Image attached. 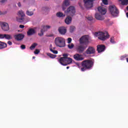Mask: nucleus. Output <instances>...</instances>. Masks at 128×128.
<instances>
[{
	"label": "nucleus",
	"mask_w": 128,
	"mask_h": 128,
	"mask_svg": "<svg viewBox=\"0 0 128 128\" xmlns=\"http://www.w3.org/2000/svg\"><path fill=\"white\" fill-rule=\"evenodd\" d=\"M80 45L76 48V50L79 54H82L85 48H86L88 44V35H84L80 39Z\"/></svg>",
	"instance_id": "obj_1"
},
{
	"label": "nucleus",
	"mask_w": 128,
	"mask_h": 128,
	"mask_svg": "<svg viewBox=\"0 0 128 128\" xmlns=\"http://www.w3.org/2000/svg\"><path fill=\"white\" fill-rule=\"evenodd\" d=\"M94 61L90 60H84L82 62L81 70L82 72H85L86 70H90L92 66H94Z\"/></svg>",
	"instance_id": "obj_2"
},
{
	"label": "nucleus",
	"mask_w": 128,
	"mask_h": 128,
	"mask_svg": "<svg viewBox=\"0 0 128 128\" xmlns=\"http://www.w3.org/2000/svg\"><path fill=\"white\" fill-rule=\"evenodd\" d=\"M96 36H98V40H108L110 38V34H108V32H95L94 34Z\"/></svg>",
	"instance_id": "obj_3"
},
{
	"label": "nucleus",
	"mask_w": 128,
	"mask_h": 128,
	"mask_svg": "<svg viewBox=\"0 0 128 128\" xmlns=\"http://www.w3.org/2000/svg\"><path fill=\"white\" fill-rule=\"evenodd\" d=\"M55 44L58 48H64L66 46V40L61 37H57L54 40Z\"/></svg>",
	"instance_id": "obj_4"
},
{
	"label": "nucleus",
	"mask_w": 128,
	"mask_h": 128,
	"mask_svg": "<svg viewBox=\"0 0 128 128\" xmlns=\"http://www.w3.org/2000/svg\"><path fill=\"white\" fill-rule=\"evenodd\" d=\"M58 62L62 66H66L72 64V59L70 58H60L58 60Z\"/></svg>",
	"instance_id": "obj_5"
},
{
	"label": "nucleus",
	"mask_w": 128,
	"mask_h": 128,
	"mask_svg": "<svg viewBox=\"0 0 128 128\" xmlns=\"http://www.w3.org/2000/svg\"><path fill=\"white\" fill-rule=\"evenodd\" d=\"M109 10L111 14L113 16H118V14H120V11L116 8V7L114 5L111 6L109 7Z\"/></svg>",
	"instance_id": "obj_6"
},
{
	"label": "nucleus",
	"mask_w": 128,
	"mask_h": 128,
	"mask_svg": "<svg viewBox=\"0 0 128 128\" xmlns=\"http://www.w3.org/2000/svg\"><path fill=\"white\" fill-rule=\"evenodd\" d=\"M18 17H16V20L18 22H22L24 21V16H26V14L24 12H22V10H20L18 12Z\"/></svg>",
	"instance_id": "obj_7"
},
{
	"label": "nucleus",
	"mask_w": 128,
	"mask_h": 128,
	"mask_svg": "<svg viewBox=\"0 0 128 128\" xmlns=\"http://www.w3.org/2000/svg\"><path fill=\"white\" fill-rule=\"evenodd\" d=\"M84 6L86 8H92L94 6V0H84Z\"/></svg>",
	"instance_id": "obj_8"
},
{
	"label": "nucleus",
	"mask_w": 128,
	"mask_h": 128,
	"mask_svg": "<svg viewBox=\"0 0 128 128\" xmlns=\"http://www.w3.org/2000/svg\"><path fill=\"white\" fill-rule=\"evenodd\" d=\"M65 14L70 16H74L76 14V8L72 6H70L67 10L65 11Z\"/></svg>",
	"instance_id": "obj_9"
},
{
	"label": "nucleus",
	"mask_w": 128,
	"mask_h": 128,
	"mask_svg": "<svg viewBox=\"0 0 128 128\" xmlns=\"http://www.w3.org/2000/svg\"><path fill=\"white\" fill-rule=\"evenodd\" d=\"M0 26L1 28H2V30L4 32H8V30H10V26L6 22H0Z\"/></svg>",
	"instance_id": "obj_10"
},
{
	"label": "nucleus",
	"mask_w": 128,
	"mask_h": 128,
	"mask_svg": "<svg viewBox=\"0 0 128 128\" xmlns=\"http://www.w3.org/2000/svg\"><path fill=\"white\" fill-rule=\"evenodd\" d=\"M86 54H96V49L92 46H90L86 51Z\"/></svg>",
	"instance_id": "obj_11"
},
{
	"label": "nucleus",
	"mask_w": 128,
	"mask_h": 128,
	"mask_svg": "<svg viewBox=\"0 0 128 128\" xmlns=\"http://www.w3.org/2000/svg\"><path fill=\"white\" fill-rule=\"evenodd\" d=\"M42 28L41 29L40 33H38V35H39L40 36H44V32H46L48 30H50V26H42Z\"/></svg>",
	"instance_id": "obj_12"
},
{
	"label": "nucleus",
	"mask_w": 128,
	"mask_h": 128,
	"mask_svg": "<svg viewBox=\"0 0 128 128\" xmlns=\"http://www.w3.org/2000/svg\"><path fill=\"white\" fill-rule=\"evenodd\" d=\"M105 50L106 46L104 44H99L97 46V51L99 54L102 52H104Z\"/></svg>",
	"instance_id": "obj_13"
},
{
	"label": "nucleus",
	"mask_w": 128,
	"mask_h": 128,
	"mask_svg": "<svg viewBox=\"0 0 128 128\" xmlns=\"http://www.w3.org/2000/svg\"><path fill=\"white\" fill-rule=\"evenodd\" d=\"M0 38H6V40H12V37L8 34H0Z\"/></svg>",
	"instance_id": "obj_14"
},
{
	"label": "nucleus",
	"mask_w": 128,
	"mask_h": 128,
	"mask_svg": "<svg viewBox=\"0 0 128 128\" xmlns=\"http://www.w3.org/2000/svg\"><path fill=\"white\" fill-rule=\"evenodd\" d=\"M73 58L75 60H84V58L78 54H76L74 55Z\"/></svg>",
	"instance_id": "obj_15"
},
{
	"label": "nucleus",
	"mask_w": 128,
	"mask_h": 128,
	"mask_svg": "<svg viewBox=\"0 0 128 128\" xmlns=\"http://www.w3.org/2000/svg\"><path fill=\"white\" fill-rule=\"evenodd\" d=\"M68 6H70V0H64L62 5V8L63 10H66V7Z\"/></svg>",
	"instance_id": "obj_16"
},
{
	"label": "nucleus",
	"mask_w": 128,
	"mask_h": 128,
	"mask_svg": "<svg viewBox=\"0 0 128 128\" xmlns=\"http://www.w3.org/2000/svg\"><path fill=\"white\" fill-rule=\"evenodd\" d=\"M98 10L101 14L104 15L106 14V9L100 6L98 8Z\"/></svg>",
	"instance_id": "obj_17"
},
{
	"label": "nucleus",
	"mask_w": 128,
	"mask_h": 128,
	"mask_svg": "<svg viewBox=\"0 0 128 128\" xmlns=\"http://www.w3.org/2000/svg\"><path fill=\"white\" fill-rule=\"evenodd\" d=\"M58 30L60 34H65L66 32V28L64 26L60 27L58 28Z\"/></svg>",
	"instance_id": "obj_18"
},
{
	"label": "nucleus",
	"mask_w": 128,
	"mask_h": 128,
	"mask_svg": "<svg viewBox=\"0 0 128 128\" xmlns=\"http://www.w3.org/2000/svg\"><path fill=\"white\" fill-rule=\"evenodd\" d=\"M24 38V36L22 34H18L14 36V38L16 40H22Z\"/></svg>",
	"instance_id": "obj_19"
},
{
	"label": "nucleus",
	"mask_w": 128,
	"mask_h": 128,
	"mask_svg": "<svg viewBox=\"0 0 128 128\" xmlns=\"http://www.w3.org/2000/svg\"><path fill=\"white\" fill-rule=\"evenodd\" d=\"M95 18L96 20H104V17L99 13H96L95 14Z\"/></svg>",
	"instance_id": "obj_20"
},
{
	"label": "nucleus",
	"mask_w": 128,
	"mask_h": 128,
	"mask_svg": "<svg viewBox=\"0 0 128 128\" xmlns=\"http://www.w3.org/2000/svg\"><path fill=\"white\" fill-rule=\"evenodd\" d=\"M34 34H36V30L32 28L29 29L27 32L28 36H32Z\"/></svg>",
	"instance_id": "obj_21"
},
{
	"label": "nucleus",
	"mask_w": 128,
	"mask_h": 128,
	"mask_svg": "<svg viewBox=\"0 0 128 128\" xmlns=\"http://www.w3.org/2000/svg\"><path fill=\"white\" fill-rule=\"evenodd\" d=\"M8 46L6 43L0 41V50L6 48Z\"/></svg>",
	"instance_id": "obj_22"
},
{
	"label": "nucleus",
	"mask_w": 128,
	"mask_h": 128,
	"mask_svg": "<svg viewBox=\"0 0 128 128\" xmlns=\"http://www.w3.org/2000/svg\"><path fill=\"white\" fill-rule=\"evenodd\" d=\"M72 17L68 16L66 19H65V22L66 24H70L72 22Z\"/></svg>",
	"instance_id": "obj_23"
},
{
	"label": "nucleus",
	"mask_w": 128,
	"mask_h": 128,
	"mask_svg": "<svg viewBox=\"0 0 128 128\" xmlns=\"http://www.w3.org/2000/svg\"><path fill=\"white\" fill-rule=\"evenodd\" d=\"M56 16H58V18H64V16H66V15H64V14H63V13L62 12H57L56 14Z\"/></svg>",
	"instance_id": "obj_24"
},
{
	"label": "nucleus",
	"mask_w": 128,
	"mask_h": 128,
	"mask_svg": "<svg viewBox=\"0 0 128 128\" xmlns=\"http://www.w3.org/2000/svg\"><path fill=\"white\" fill-rule=\"evenodd\" d=\"M118 1L121 2L122 6H127L128 4V0H118Z\"/></svg>",
	"instance_id": "obj_25"
},
{
	"label": "nucleus",
	"mask_w": 128,
	"mask_h": 128,
	"mask_svg": "<svg viewBox=\"0 0 128 128\" xmlns=\"http://www.w3.org/2000/svg\"><path fill=\"white\" fill-rule=\"evenodd\" d=\"M52 45L50 44V52H52L53 54H58V50H52Z\"/></svg>",
	"instance_id": "obj_26"
},
{
	"label": "nucleus",
	"mask_w": 128,
	"mask_h": 128,
	"mask_svg": "<svg viewBox=\"0 0 128 128\" xmlns=\"http://www.w3.org/2000/svg\"><path fill=\"white\" fill-rule=\"evenodd\" d=\"M26 14L28 16H32L34 15V12L32 11H30V10H28L26 12Z\"/></svg>",
	"instance_id": "obj_27"
},
{
	"label": "nucleus",
	"mask_w": 128,
	"mask_h": 128,
	"mask_svg": "<svg viewBox=\"0 0 128 128\" xmlns=\"http://www.w3.org/2000/svg\"><path fill=\"white\" fill-rule=\"evenodd\" d=\"M38 46V44L36 43H34L33 44H32V46H30V50H34V48H36V46Z\"/></svg>",
	"instance_id": "obj_28"
},
{
	"label": "nucleus",
	"mask_w": 128,
	"mask_h": 128,
	"mask_svg": "<svg viewBox=\"0 0 128 128\" xmlns=\"http://www.w3.org/2000/svg\"><path fill=\"white\" fill-rule=\"evenodd\" d=\"M48 56L50 58H56V55H54L52 54H48Z\"/></svg>",
	"instance_id": "obj_29"
},
{
	"label": "nucleus",
	"mask_w": 128,
	"mask_h": 128,
	"mask_svg": "<svg viewBox=\"0 0 128 128\" xmlns=\"http://www.w3.org/2000/svg\"><path fill=\"white\" fill-rule=\"evenodd\" d=\"M110 42L111 44H116V42L114 41V37L112 36L110 38Z\"/></svg>",
	"instance_id": "obj_30"
},
{
	"label": "nucleus",
	"mask_w": 128,
	"mask_h": 128,
	"mask_svg": "<svg viewBox=\"0 0 128 128\" xmlns=\"http://www.w3.org/2000/svg\"><path fill=\"white\" fill-rule=\"evenodd\" d=\"M68 48H70V50H72V48H74V44H69L68 46Z\"/></svg>",
	"instance_id": "obj_31"
},
{
	"label": "nucleus",
	"mask_w": 128,
	"mask_h": 128,
	"mask_svg": "<svg viewBox=\"0 0 128 128\" xmlns=\"http://www.w3.org/2000/svg\"><path fill=\"white\" fill-rule=\"evenodd\" d=\"M62 56L64 57H62L60 58H68V54H63Z\"/></svg>",
	"instance_id": "obj_32"
},
{
	"label": "nucleus",
	"mask_w": 128,
	"mask_h": 128,
	"mask_svg": "<svg viewBox=\"0 0 128 128\" xmlns=\"http://www.w3.org/2000/svg\"><path fill=\"white\" fill-rule=\"evenodd\" d=\"M74 26H71L70 28V32H73L74 30Z\"/></svg>",
	"instance_id": "obj_33"
},
{
	"label": "nucleus",
	"mask_w": 128,
	"mask_h": 128,
	"mask_svg": "<svg viewBox=\"0 0 128 128\" xmlns=\"http://www.w3.org/2000/svg\"><path fill=\"white\" fill-rule=\"evenodd\" d=\"M127 56H128L127 54H125V55L121 56H120L121 60H124V58H127Z\"/></svg>",
	"instance_id": "obj_34"
},
{
	"label": "nucleus",
	"mask_w": 128,
	"mask_h": 128,
	"mask_svg": "<svg viewBox=\"0 0 128 128\" xmlns=\"http://www.w3.org/2000/svg\"><path fill=\"white\" fill-rule=\"evenodd\" d=\"M102 2L106 6L108 4V0H102Z\"/></svg>",
	"instance_id": "obj_35"
},
{
	"label": "nucleus",
	"mask_w": 128,
	"mask_h": 128,
	"mask_svg": "<svg viewBox=\"0 0 128 128\" xmlns=\"http://www.w3.org/2000/svg\"><path fill=\"white\" fill-rule=\"evenodd\" d=\"M34 54H40V50L38 49H36L34 52Z\"/></svg>",
	"instance_id": "obj_36"
},
{
	"label": "nucleus",
	"mask_w": 128,
	"mask_h": 128,
	"mask_svg": "<svg viewBox=\"0 0 128 128\" xmlns=\"http://www.w3.org/2000/svg\"><path fill=\"white\" fill-rule=\"evenodd\" d=\"M72 38H68V44H70V42H72Z\"/></svg>",
	"instance_id": "obj_37"
},
{
	"label": "nucleus",
	"mask_w": 128,
	"mask_h": 128,
	"mask_svg": "<svg viewBox=\"0 0 128 128\" xmlns=\"http://www.w3.org/2000/svg\"><path fill=\"white\" fill-rule=\"evenodd\" d=\"M20 48H21L22 50H25V48H26V45L22 44V45H21Z\"/></svg>",
	"instance_id": "obj_38"
},
{
	"label": "nucleus",
	"mask_w": 128,
	"mask_h": 128,
	"mask_svg": "<svg viewBox=\"0 0 128 128\" xmlns=\"http://www.w3.org/2000/svg\"><path fill=\"white\" fill-rule=\"evenodd\" d=\"M8 0H0V2L1 4H4Z\"/></svg>",
	"instance_id": "obj_39"
},
{
	"label": "nucleus",
	"mask_w": 128,
	"mask_h": 128,
	"mask_svg": "<svg viewBox=\"0 0 128 128\" xmlns=\"http://www.w3.org/2000/svg\"><path fill=\"white\" fill-rule=\"evenodd\" d=\"M88 20H92V16H88Z\"/></svg>",
	"instance_id": "obj_40"
},
{
	"label": "nucleus",
	"mask_w": 128,
	"mask_h": 128,
	"mask_svg": "<svg viewBox=\"0 0 128 128\" xmlns=\"http://www.w3.org/2000/svg\"><path fill=\"white\" fill-rule=\"evenodd\" d=\"M8 44H9V46H12V42L10 41H8Z\"/></svg>",
	"instance_id": "obj_41"
},
{
	"label": "nucleus",
	"mask_w": 128,
	"mask_h": 128,
	"mask_svg": "<svg viewBox=\"0 0 128 128\" xmlns=\"http://www.w3.org/2000/svg\"><path fill=\"white\" fill-rule=\"evenodd\" d=\"M19 28H24V26L20 24V25Z\"/></svg>",
	"instance_id": "obj_42"
},
{
	"label": "nucleus",
	"mask_w": 128,
	"mask_h": 128,
	"mask_svg": "<svg viewBox=\"0 0 128 128\" xmlns=\"http://www.w3.org/2000/svg\"><path fill=\"white\" fill-rule=\"evenodd\" d=\"M18 4V6L20 8V6H22V5L20 4V2H19Z\"/></svg>",
	"instance_id": "obj_43"
},
{
	"label": "nucleus",
	"mask_w": 128,
	"mask_h": 128,
	"mask_svg": "<svg viewBox=\"0 0 128 128\" xmlns=\"http://www.w3.org/2000/svg\"><path fill=\"white\" fill-rule=\"evenodd\" d=\"M68 68H70V66H67V67H66V69H67V70H68Z\"/></svg>",
	"instance_id": "obj_44"
},
{
	"label": "nucleus",
	"mask_w": 128,
	"mask_h": 128,
	"mask_svg": "<svg viewBox=\"0 0 128 128\" xmlns=\"http://www.w3.org/2000/svg\"><path fill=\"white\" fill-rule=\"evenodd\" d=\"M126 60L127 62H128V58H126Z\"/></svg>",
	"instance_id": "obj_45"
},
{
	"label": "nucleus",
	"mask_w": 128,
	"mask_h": 128,
	"mask_svg": "<svg viewBox=\"0 0 128 128\" xmlns=\"http://www.w3.org/2000/svg\"><path fill=\"white\" fill-rule=\"evenodd\" d=\"M32 58H34V59L36 58V56H33Z\"/></svg>",
	"instance_id": "obj_46"
},
{
	"label": "nucleus",
	"mask_w": 128,
	"mask_h": 128,
	"mask_svg": "<svg viewBox=\"0 0 128 128\" xmlns=\"http://www.w3.org/2000/svg\"><path fill=\"white\" fill-rule=\"evenodd\" d=\"M52 50H56V48H53Z\"/></svg>",
	"instance_id": "obj_47"
},
{
	"label": "nucleus",
	"mask_w": 128,
	"mask_h": 128,
	"mask_svg": "<svg viewBox=\"0 0 128 128\" xmlns=\"http://www.w3.org/2000/svg\"><path fill=\"white\" fill-rule=\"evenodd\" d=\"M126 10H128V6L126 8Z\"/></svg>",
	"instance_id": "obj_48"
},
{
	"label": "nucleus",
	"mask_w": 128,
	"mask_h": 128,
	"mask_svg": "<svg viewBox=\"0 0 128 128\" xmlns=\"http://www.w3.org/2000/svg\"><path fill=\"white\" fill-rule=\"evenodd\" d=\"M0 14H2V12L0 11Z\"/></svg>",
	"instance_id": "obj_49"
}]
</instances>
